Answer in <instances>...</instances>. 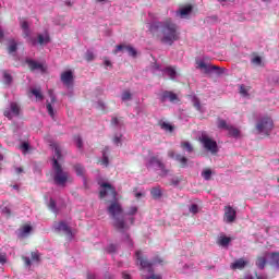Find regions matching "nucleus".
<instances>
[{
	"label": "nucleus",
	"mask_w": 279,
	"mask_h": 279,
	"mask_svg": "<svg viewBox=\"0 0 279 279\" xmlns=\"http://www.w3.org/2000/svg\"><path fill=\"white\" fill-rule=\"evenodd\" d=\"M148 32L161 45H169V47L177 43V40H180V28L171 19L149 23Z\"/></svg>",
	"instance_id": "obj_1"
},
{
	"label": "nucleus",
	"mask_w": 279,
	"mask_h": 279,
	"mask_svg": "<svg viewBox=\"0 0 279 279\" xmlns=\"http://www.w3.org/2000/svg\"><path fill=\"white\" fill-rule=\"evenodd\" d=\"M100 186L102 187L99 192L100 199H105L108 195L111 196V199H113L110 205L107 207V211L114 219L113 221V228L118 230V232H125V230H130V227L125 225V220L123 218H118L119 215H123V207L121 204L117 201V189L112 186L110 183L102 182L100 183Z\"/></svg>",
	"instance_id": "obj_2"
},
{
	"label": "nucleus",
	"mask_w": 279,
	"mask_h": 279,
	"mask_svg": "<svg viewBox=\"0 0 279 279\" xmlns=\"http://www.w3.org/2000/svg\"><path fill=\"white\" fill-rule=\"evenodd\" d=\"M52 148L54 149V156L52 158V170H53V182L57 186H66V182H69V172L64 171L62 165L58 160H62V148L58 144H52Z\"/></svg>",
	"instance_id": "obj_3"
},
{
	"label": "nucleus",
	"mask_w": 279,
	"mask_h": 279,
	"mask_svg": "<svg viewBox=\"0 0 279 279\" xmlns=\"http://www.w3.org/2000/svg\"><path fill=\"white\" fill-rule=\"evenodd\" d=\"M137 265L140 266V271H143V269H147L149 274H154V265H162V259L159 257H155L151 262L147 258V256H144L141 251L135 252Z\"/></svg>",
	"instance_id": "obj_4"
},
{
	"label": "nucleus",
	"mask_w": 279,
	"mask_h": 279,
	"mask_svg": "<svg viewBox=\"0 0 279 279\" xmlns=\"http://www.w3.org/2000/svg\"><path fill=\"white\" fill-rule=\"evenodd\" d=\"M256 130L259 134H267L269 135V132L274 130V120L271 118L266 117L258 121L256 125Z\"/></svg>",
	"instance_id": "obj_5"
},
{
	"label": "nucleus",
	"mask_w": 279,
	"mask_h": 279,
	"mask_svg": "<svg viewBox=\"0 0 279 279\" xmlns=\"http://www.w3.org/2000/svg\"><path fill=\"white\" fill-rule=\"evenodd\" d=\"M146 167H147V169H151V167H158L165 175H167V173H169V170L167 169V167L165 166L162 160H160V158H158V156L149 157V159L146 163Z\"/></svg>",
	"instance_id": "obj_6"
},
{
	"label": "nucleus",
	"mask_w": 279,
	"mask_h": 279,
	"mask_svg": "<svg viewBox=\"0 0 279 279\" xmlns=\"http://www.w3.org/2000/svg\"><path fill=\"white\" fill-rule=\"evenodd\" d=\"M201 143L203 146L207 149V151H210L211 154H217L219 151V147L217 146V142L206 135H203L201 137Z\"/></svg>",
	"instance_id": "obj_7"
},
{
	"label": "nucleus",
	"mask_w": 279,
	"mask_h": 279,
	"mask_svg": "<svg viewBox=\"0 0 279 279\" xmlns=\"http://www.w3.org/2000/svg\"><path fill=\"white\" fill-rule=\"evenodd\" d=\"M4 117L12 121L13 117H19L21 114V106L16 102L10 104V109L3 111Z\"/></svg>",
	"instance_id": "obj_8"
},
{
	"label": "nucleus",
	"mask_w": 279,
	"mask_h": 279,
	"mask_svg": "<svg viewBox=\"0 0 279 279\" xmlns=\"http://www.w3.org/2000/svg\"><path fill=\"white\" fill-rule=\"evenodd\" d=\"M25 62L29 71H40L41 73L47 72V66L43 65V63H39L34 59H26Z\"/></svg>",
	"instance_id": "obj_9"
},
{
	"label": "nucleus",
	"mask_w": 279,
	"mask_h": 279,
	"mask_svg": "<svg viewBox=\"0 0 279 279\" xmlns=\"http://www.w3.org/2000/svg\"><path fill=\"white\" fill-rule=\"evenodd\" d=\"M161 104H165V101H170L171 104H178L180 101V98L178 97V94L169 90H165L160 96Z\"/></svg>",
	"instance_id": "obj_10"
},
{
	"label": "nucleus",
	"mask_w": 279,
	"mask_h": 279,
	"mask_svg": "<svg viewBox=\"0 0 279 279\" xmlns=\"http://www.w3.org/2000/svg\"><path fill=\"white\" fill-rule=\"evenodd\" d=\"M225 221L226 223H234L236 221V209L232 206L225 207Z\"/></svg>",
	"instance_id": "obj_11"
},
{
	"label": "nucleus",
	"mask_w": 279,
	"mask_h": 279,
	"mask_svg": "<svg viewBox=\"0 0 279 279\" xmlns=\"http://www.w3.org/2000/svg\"><path fill=\"white\" fill-rule=\"evenodd\" d=\"M196 69H201V71H204V73H213V71H219L221 68L219 65H213L210 63H206L204 61H197Z\"/></svg>",
	"instance_id": "obj_12"
},
{
	"label": "nucleus",
	"mask_w": 279,
	"mask_h": 279,
	"mask_svg": "<svg viewBox=\"0 0 279 279\" xmlns=\"http://www.w3.org/2000/svg\"><path fill=\"white\" fill-rule=\"evenodd\" d=\"M61 82L68 88L73 86V71L69 70V71L61 73Z\"/></svg>",
	"instance_id": "obj_13"
},
{
	"label": "nucleus",
	"mask_w": 279,
	"mask_h": 279,
	"mask_svg": "<svg viewBox=\"0 0 279 279\" xmlns=\"http://www.w3.org/2000/svg\"><path fill=\"white\" fill-rule=\"evenodd\" d=\"M123 49L128 51L129 56H132V58H136V49H134V47L132 46L118 45L116 47L114 53H117L118 51H123Z\"/></svg>",
	"instance_id": "obj_14"
},
{
	"label": "nucleus",
	"mask_w": 279,
	"mask_h": 279,
	"mask_svg": "<svg viewBox=\"0 0 279 279\" xmlns=\"http://www.w3.org/2000/svg\"><path fill=\"white\" fill-rule=\"evenodd\" d=\"M51 102H47L46 108L48 111V114L53 119L56 117V112L53 111V106L51 104H56V96L53 95V92L49 90Z\"/></svg>",
	"instance_id": "obj_15"
},
{
	"label": "nucleus",
	"mask_w": 279,
	"mask_h": 279,
	"mask_svg": "<svg viewBox=\"0 0 279 279\" xmlns=\"http://www.w3.org/2000/svg\"><path fill=\"white\" fill-rule=\"evenodd\" d=\"M247 267V260H244L243 258L236 259L234 263L231 264V269H245Z\"/></svg>",
	"instance_id": "obj_16"
},
{
	"label": "nucleus",
	"mask_w": 279,
	"mask_h": 279,
	"mask_svg": "<svg viewBox=\"0 0 279 279\" xmlns=\"http://www.w3.org/2000/svg\"><path fill=\"white\" fill-rule=\"evenodd\" d=\"M175 161L179 162L181 169L189 167V158H186L184 155L177 154Z\"/></svg>",
	"instance_id": "obj_17"
},
{
	"label": "nucleus",
	"mask_w": 279,
	"mask_h": 279,
	"mask_svg": "<svg viewBox=\"0 0 279 279\" xmlns=\"http://www.w3.org/2000/svg\"><path fill=\"white\" fill-rule=\"evenodd\" d=\"M19 50V44L14 38L9 39L8 52L9 53H16Z\"/></svg>",
	"instance_id": "obj_18"
},
{
	"label": "nucleus",
	"mask_w": 279,
	"mask_h": 279,
	"mask_svg": "<svg viewBox=\"0 0 279 279\" xmlns=\"http://www.w3.org/2000/svg\"><path fill=\"white\" fill-rule=\"evenodd\" d=\"M193 12V5L186 4L185 7L181 8L179 11V14L181 19H184V16H189Z\"/></svg>",
	"instance_id": "obj_19"
},
{
	"label": "nucleus",
	"mask_w": 279,
	"mask_h": 279,
	"mask_svg": "<svg viewBox=\"0 0 279 279\" xmlns=\"http://www.w3.org/2000/svg\"><path fill=\"white\" fill-rule=\"evenodd\" d=\"M73 169H74L76 175H78L80 178H84V175L86 173V169L84 168V166H82V163H75L73 166Z\"/></svg>",
	"instance_id": "obj_20"
},
{
	"label": "nucleus",
	"mask_w": 279,
	"mask_h": 279,
	"mask_svg": "<svg viewBox=\"0 0 279 279\" xmlns=\"http://www.w3.org/2000/svg\"><path fill=\"white\" fill-rule=\"evenodd\" d=\"M232 241L231 238H228L226 235H222L218 239L217 244L220 245L221 247H228L230 245V242Z\"/></svg>",
	"instance_id": "obj_21"
},
{
	"label": "nucleus",
	"mask_w": 279,
	"mask_h": 279,
	"mask_svg": "<svg viewBox=\"0 0 279 279\" xmlns=\"http://www.w3.org/2000/svg\"><path fill=\"white\" fill-rule=\"evenodd\" d=\"M163 73H167V75L170 77V80H175V75H178L175 68H173V66H167L163 70Z\"/></svg>",
	"instance_id": "obj_22"
},
{
	"label": "nucleus",
	"mask_w": 279,
	"mask_h": 279,
	"mask_svg": "<svg viewBox=\"0 0 279 279\" xmlns=\"http://www.w3.org/2000/svg\"><path fill=\"white\" fill-rule=\"evenodd\" d=\"M255 265L258 269H265V267L267 266V258L258 256L256 258Z\"/></svg>",
	"instance_id": "obj_23"
},
{
	"label": "nucleus",
	"mask_w": 279,
	"mask_h": 279,
	"mask_svg": "<svg viewBox=\"0 0 279 279\" xmlns=\"http://www.w3.org/2000/svg\"><path fill=\"white\" fill-rule=\"evenodd\" d=\"M57 230L60 232H65V234H71V228H69V225L65 222H59L57 226Z\"/></svg>",
	"instance_id": "obj_24"
},
{
	"label": "nucleus",
	"mask_w": 279,
	"mask_h": 279,
	"mask_svg": "<svg viewBox=\"0 0 279 279\" xmlns=\"http://www.w3.org/2000/svg\"><path fill=\"white\" fill-rule=\"evenodd\" d=\"M150 194L154 199H160V197H162V190L160 189V186L153 187Z\"/></svg>",
	"instance_id": "obj_25"
},
{
	"label": "nucleus",
	"mask_w": 279,
	"mask_h": 279,
	"mask_svg": "<svg viewBox=\"0 0 279 279\" xmlns=\"http://www.w3.org/2000/svg\"><path fill=\"white\" fill-rule=\"evenodd\" d=\"M73 141L80 150L84 149V141L82 140L81 135H74Z\"/></svg>",
	"instance_id": "obj_26"
},
{
	"label": "nucleus",
	"mask_w": 279,
	"mask_h": 279,
	"mask_svg": "<svg viewBox=\"0 0 279 279\" xmlns=\"http://www.w3.org/2000/svg\"><path fill=\"white\" fill-rule=\"evenodd\" d=\"M31 93L39 101H43V99H45V96H43V92L40 90V88H33V89H31Z\"/></svg>",
	"instance_id": "obj_27"
},
{
	"label": "nucleus",
	"mask_w": 279,
	"mask_h": 279,
	"mask_svg": "<svg viewBox=\"0 0 279 279\" xmlns=\"http://www.w3.org/2000/svg\"><path fill=\"white\" fill-rule=\"evenodd\" d=\"M181 147H182V149L187 151V154H193V151H194L193 145L190 142H182Z\"/></svg>",
	"instance_id": "obj_28"
},
{
	"label": "nucleus",
	"mask_w": 279,
	"mask_h": 279,
	"mask_svg": "<svg viewBox=\"0 0 279 279\" xmlns=\"http://www.w3.org/2000/svg\"><path fill=\"white\" fill-rule=\"evenodd\" d=\"M229 132V136H233L234 138H236V136H239V134H241V132L239 131V129L230 125L228 129Z\"/></svg>",
	"instance_id": "obj_29"
},
{
	"label": "nucleus",
	"mask_w": 279,
	"mask_h": 279,
	"mask_svg": "<svg viewBox=\"0 0 279 279\" xmlns=\"http://www.w3.org/2000/svg\"><path fill=\"white\" fill-rule=\"evenodd\" d=\"M193 106L198 112H204V109L202 108V102L199 101V98L194 97L193 98Z\"/></svg>",
	"instance_id": "obj_30"
},
{
	"label": "nucleus",
	"mask_w": 279,
	"mask_h": 279,
	"mask_svg": "<svg viewBox=\"0 0 279 279\" xmlns=\"http://www.w3.org/2000/svg\"><path fill=\"white\" fill-rule=\"evenodd\" d=\"M12 74L9 73L8 71H3V81L5 84H8V86H10L12 84Z\"/></svg>",
	"instance_id": "obj_31"
},
{
	"label": "nucleus",
	"mask_w": 279,
	"mask_h": 279,
	"mask_svg": "<svg viewBox=\"0 0 279 279\" xmlns=\"http://www.w3.org/2000/svg\"><path fill=\"white\" fill-rule=\"evenodd\" d=\"M122 101H131L132 99V93L130 90H124L121 95Z\"/></svg>",
	"instance_id": "obj_32"
},
{
	"label": "nucleus",
	"mask_w": 279,
	"mask_h": 279,
	"mask_svg": "<svg viewBox=\"0 0 279 279\" xmlns=\"http://www.w3.org/2000/svg\"><path fill=\"white\" fill-rule=\"evenodd\" d=\"M270 260H272V263L275 265H277V267H279V253L278 252H274L270 254Z\"/></svg>",
	"instance_id": "obj_33"
},
{
	"label": "nucleus",
	"mask_w": 279,
	"mask_h": 279,
	"mask_svg": "<svg viewBox=\"0 0 279 279\" xmlns=\"http://www.w3.org/2000/svg\"><path fill=\"white\" fill-rule=\"evenodd\" d=\"M211 175H213V170L210 169H205L202 172V178H204V180H207V181L210 180Z\"/></svg>",
	"instance_id": "obj_34"
},
{
	"label": "nucleus",
	"mask_w": 279,
	"mask_h": 279,
	"mask_svg": "<svg viewBox=\"0 0 279 279\" xmlns=\"http://www.w3.org/2000/svg\"><path fill=\"white\" fill-rule=\"evenodd\" d=\"M50 38H49V36H43V35H38V43H39V45H47V44H49L50 43Z\"/></svg>",
	"instance_id": "obj_35"
},
{
	"label": "nucleus",
	"mask_w": 279,
	"mask_h": 279,
	"mask_svg": "<svg viewBox=\"0 0 279 279\" xmlns=\"http://www.w3.org/2000/svg\"><path fill=\"white\" fill-rule=\"evenodd\" d=\"M252 64H255L256 66H263V58L256 56L251 60Z\"/></svg>",
	"instance_id": "obj_36"
},
{
	"label": "nucleus",
	"mask_w": 279,
	"mask_h": 279,
	"mask_svg": "<svg viewBox=\"0 0 279 279\" xmlns=\"http://www.w3.org/2000/svg\"><path fill=\"white\" fill-rule=\"evenodd\" d=\"M161 130H166V132H173V125L167 123V122H162L160 124Z\"/></svg>",
	"instance_id": "obj_37"
},
{
	"label": "nucleus",
	"mask_w": 279,
	"mask_h": 279,
	"mask_svg": "<svg viewBox=\"0 0 279 279\" xmlns=\"http://www.w3.org/2000/svg\"><path fill=\"white\" fill-rule=\"evenodd\" d=\"M48 208L52 213H57L58 208H57V205H56V202H54L53 198H50L49 204H48Z\"/></svg>",
	"instance_id": "obj_38"
},
{
	"label": "nucleus",
	"mask_w": 279,
	"mask_h": 279,
	"mask_svg": "<svg viewBox=\"0 0 279 279\" xmlns=\"http://www.w3.org/2000/svg\"><path fill=\"white\" fill-rule=\"evenodd\" d=\"M218 128L220 130H228V128H230V125H228V123L226 122V120H219L218 121Z\"/></svg>",
	"instance_id": "obj_39"
},
{
	"label": "nucleus",
	"mask_w": 279,
	"mask_h": 279,
	"mask_svg": "<svg viewBox=\"0 0 279 279\" xmlns=\"http://www.w3.org/2000/svg\"><path fill=\"white\" fill-rule=\"evenodd\" d=\"M31 256L34 263H40V254H38V252H32Z\"/></svg>",
	"instance_id": "obj_40"
},
{
	"label": "nucleus",
	"mask_w": 279,
	"mask_h": 279,
	"mask_svg": "<svg viewBox=\"0 0 279 279\" xmlns=\"http://www.w3.org/2000/svg\"><path fill=\"white\" fill-rule=\"evenodd\" d=\"M190 213H192V215H197V213H199V206H197V204H192L190 206Z\"/></svg>",
	"instance_id": "obj_41"
},
{
	"label": "nucleus",
	"mask_w": 279,
	"mask_h": 279,
	"mask_svg": "<svg viewBox=\"0 0 279 279\" xmlns=\"http://www.w3.org/2000/svg\"><path fill=\"white\" fill-rule=\"evenodd\" d=\"M85 60H86L87 62H93V60H95V54L93 53V51H87V52L85 53Z\"/></svg>",
	"instance_id": "obj_42"
},
{
	"label": "nucleus",
	"mask_w": 279,
	"mask_h": 279,
	"mask_svg": "<svg viewBox=\"0 0 279 279\" xmlns=\"http://www.w3.org/2000/svg\"><path fill=\"white\" fill-rule=\"evenodd\" d=\"M137 213H138V207L132 206L129 208V211L126 213V215L133 216V215H136Z\"/></svg>",
	"instance_id": "obj_43"
},
{
	"label": "nucleus",
	"mask_w": 279,
	"mask_h": 279,
	"mask_svg": "<svg viewBox=\"0 0 279 279\" xmlns=\"http://www.w3.org/2000/svg\"><path fill=\"white\" fill-rule=\"evenodd\" d=\"M29 232H32V227L29 225H24L22 227V233L29 234Z\"/></svg>",
	"instance_id": "obj_44"
},
{
	"label": "nucleus",
	"mask_w": 279,
	"mask_h": 279,
	"mask_svg": "<svg viewBox=\"0 0 279 279\" xmlns=\"http://www.w3.org/2000/svg\"><path fill=\"white\" fill-rule=\"evenodd\" d=\"M21 149L24 151V154H27V151H29V143L23 142L21 145Z\"/></svg>",
	"instance_id": "obj_45"
},
{
	"label": "nucleus",
	"mask_w": 279,
	"mask_h": 279,
	"mask_svg": "<svg viewBox=\"0 0 279 279\" xmlns=\"http://www.w3.org/2000/svg\"><path fill=\"white\" fill-rule=\"evenodd\" d=\"M22 260L24 262V265L26 267H32V259H29V257L27 256H22Z\"/></svg>",
	"instance_id": "obj_46"
},
{
	"label": "nucleus",
	"mask_w": 279,
	"mask_h": 279,
	"mask_svg": "<svg viewBox=\"0 0 279 279\" xmlns=\"http://www.w3.org/2000/svg\"><path fill=\"white\" fill-rule=\"evenodd\" d=\"M107 252H108V254H114V252H117V245L110 244V245L107 247Z\"/></svg>",
	"instance_id": "obj_47"
},
{
	"label": "nucleus",
	"mask_w": 279,
	"mask_h": 279,
	"mask_svg": "<svg viewBox=\"0 0 279 279\" xmlns=\"http://www.w3.org/2000/svg\"><path fill=\"white\" fill-rule=\"evenodd\" d=\"M101 165H104V167H108V165L110 163L108 156H106V154L102 155V160L100 161Z\"/></svg>",
	"instance_id": "obj_48"
},
{
	"label": "nucleus",
	"mask_w": 279,
	"mask_h": 279,
	"mask_svg": "<svg viewBox=\"0 0 279 279\" xmlns=\"http://www.w3.org/2000/svg\"><path fill=\"white\" fill-rule=\"evenodd\" d=\"M143 279H162V275L153 274L148 277H143Z\"/></svg>",
	"instance_id": "obj_49"
},
{
	"label": "nucleus",
	"mask_w": 279,
	"mask_h": 279,
	"mask_svg": "<svg viewBox=\"0 0 279 279\" xmlns=\"http://www.w3.org/2000/svg\"><path fill=\"white\" fill-rule=\"evenodd\" d=\"M113 143H114V145L120 146L121 145V136L116 135L113 137Z\"/></svg>",
	"instance_id": "obj_50"
},
{
	"label": "nucleus",
	"mask_w": 279,
	"mask_h": 279,
	"mask_svg": "<svg viewBox=\"0 0 279 279\" xmlns=\"http://www.w3.org/2000/svg\"><path fill=\"white\" fill-rule=\"evenodd\" d=\"M0 263L1 265H5V263H8V257L5 256V254H0Z\"/></svg>",
	"instance_id": "obj_51"
},
{
	"label": "nucleus",
	"mask_w": 279,
	"mask_h": 279,
	"mask_svg": "<svg viewBox=\"0 0 279 279\" xmlns=\"http://www.w3.org/2000/svg\"><path fill=\"white\" fill-rule=\"evenodd\" d=\"M21 27H22V29H29V24L27 23V21H24V22H22L21 23Z\"/></svg>",
	"instance_id": "obj_52"
},
{
	"label": "nucleus",
	"mask_w": 279,
	"mask_h": 279,
	"mask_svg": "<svg viewBox=\"0 0 279 279\" xmlns=\"http://www.w3.org/2000/svg\"><path fill=\"white\" fill-rule=\"evenodd\" d=\"M240 93L241 95H247V89L245 88V85L240 86Z\"/></svg>",
	"instance_id": "obj_53"
},
{
	"label": "nucleus",
	"mask_w": 279,
	"mask_h": 279,
	"mask_svg": "<svg viewBox=\"0 0 279 279\" xmlns=\"http://www.w3.org/2000/svg\"><path fill=\"white\" fill-rule=\"evenodd\" d=\"M122 278L123 279H132V276L128 271L122 272Z\"/></svg>",
	"instance_id": "obj_54"
},
{
	"label": "nucleus",
	"mask_w": 279,
	"mask_h": 279,
	"mask_svg": "<svg viewBox=\"0 0 279 279\" xmlns=\"http://www.w3.org/2000/svg\"><path fill=\"white\" fill-rule=\"evenodd\" d=\"M168 156H169V158H172L175 160V156H178V154H175V151H173V150H170V151H168Z\"/></svg>",
	"instance_id": "obj_55"
},
{
	"label": "nucleus",
	"mask_w": 279,
	"mask_h": 279,
	"mask_svg": "<svg viewBox=\"0 0 279 279\" xmlns=\"http://www.w3.org/2000/svg\"><path fill=\"white\" fill-rule=\"evenodd\" d=\"M23 171H24L23 167H15V173H17V175H21Z\"/></svg>",
	"instance_id": "obj_56"
},
{
	"label": "nucleus",
	"mask_w": 279,
	"mask_h": 279,
	"mask_svg": "<svg viewBox=\"0 0 279 279\" xmlns=\"http://www.w3.org/2000/svg\"><path fill=\"white\" fill-rule=\"evenodd\" d=\"M171 184H172L173 186H178V184H180V179H172V180H171Z\"/></svg>",
	"instance_id": "obj_57"
},
{
	"label": "nucleus",
	"mask_w": 279,
	"mask_h": 279,
	"mask_svg": "<svg viewBox=\"0 0 279 279\" xmlns=\"http://www.w3.org/2000/svg\"><path fill=\"white\" fill-rule=\"evenodd\" d=\"M95 278H97V275L90 274V272L87 274V279H95Z\"/></svg>",
	"instance_id": "obj_58"
},
{
	"label": "nucleus",
	"mask_w": 279,
	"mask_h": 279,
	"mask_svg": "<svg viewBox=\"0 0 279 279\" xmlns=\"http://www.w3.org/2000/svg\"><path fill=\"white\" fill-rule=\"evenodd\" d=\"M111 123L112 125H117L119 123V118H112Z\"/></svg>",
	"instance_id": "obj_59"
},
{
	"label": "nucleus",
	"mask_w": 279,
	"mask_h": 279,
	"mask_svg": "<svg viewBox=\"0 0 279 279\" xmlns=\"http://www.w3.org/2000/svg\"><path fill=\"white\" fill-rule=\"evenodd\" d=\"M24 38H29V28L24 29Z\"/></svg>",
	"instance_id": "obj_60"
},
{
	"label": "nucleus",
	"mask_w": 279,
	"mask_h": 279,
	"mask_svg": "<svg viewBox=\"0 0 279 279\" xmlns=\"http://www.w3.org/2000/svg\"><path fill=\"white\" fill-rule=\"evenodd\" d=\"M256 279H267V276H258V272H255Z\"/></svg>",
	"instance_id": "obj_61"
},
{
	"label": "nucleus",
	"mask_w": 279,
	"mask_h": 279,
	"mask_svg": "<svg viewBox=\"0 0 279 279\" xmlns=\"http://www.w3.org/2000/svg\"><path fill=\"white\" fill-rule=\"evenodd\" d=\"M135 197H136L137 199L141 198V197H143V193H141V192L135 193Z\"/></svg>",
	"instance_id": "obj_62"
},
{
	"label": "nucleus",
	"mask_w": 279,
	"mask_h": 279,
	"mask_svg": "<svg viewBox=\"0 0 279 279\" xmlns=\"http://www.w3.org/2000/svg\"><path fill=\"white\" fill-rule=\"evenodd\" d=\"M105 65H106V66H112V63H111L109 60H106V61H105Z\"/></svg>",
	"instance_id": "obj_63"
},
{
	"label": "nucleus",
	"mask_w": 279,
	"mask_h": 279,
	"mask_svg": "<svg viewBox=\"0 0 279 279\" xmlns=\"http://www.w3.org/2000/svg\"><path fill=\"white\" fill-rule=\"evenodd\" d=\"M33 46H36V39H31Z\"/></svg>",
	"instance_id": "obj_64"
}]
</instances>
